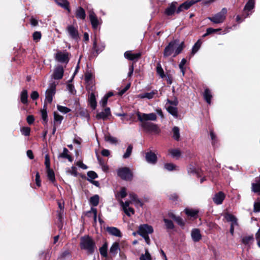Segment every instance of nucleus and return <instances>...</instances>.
<instances>
[{"mask_svg": "<svg viewBox=\"0 0 260 260\" xmlns=\"http://www.w3.org/2000/svg\"><path fill=\"white\" fill-rule=\"evenodd\" d=\"M79 246L81 249L86 252L87 255H92L97 249L94 239L89 235H84L80 238Z\"/></svg>", "mask_w": 260, "mask_h": 260, "instance_id": "1", "label": "nucleus"}, {"mask_svg": "<svg viewBox=\"0 0 260 260\" xmlns=\"http://www.w3.org/2000/svg\"><path fill=\"white\" fill-rule=\"evenodd\" d=\"M140 126L146 132L158 134L160 129L157 124L151 122H141Z\"/></svg>", "mask_w": 260, "mask_h": 260, "instance_id": "2", "label": "nucleus"}, {"mask_svg": "<svg viewBox=\"0 0 260 260\" xmlns=\"http://www.w3.org/2000/svg\"><path fill=\"white\" fill-rule=\"evenodd\" d=\"M117 175L122 180L131 181L133 174L130 169L126 167L120 168L117 170Z\"/></svg>", "mask_w": 260, "mask_h": 260, "instance_id": "3", "label": "nucleus"}, {"mask_svg": "<svg viewBox=\"0 0 260 260\" xmlns=\"http://www.w3.org/2000/svg\"><path fill=\"white\" fill-rule=\"evenodd\" d=\"M227 9L225 8H222L221 11L216 14L212 17H209L208 18L211 22L215 24L222 23L226 18Z\"/></svg>", "mask_w": 260, "mask_h": 260, "instance_id": "4", "label": "nucleus"}, {"mask_svg": "<svg viewBox=\"0 0 260 260\" xmlns=\"http://www.w3.org/2000/svg\"><path fill=\"white\" fill-rule=\"evenodd\" d=\"M178 43L179 40L177 39L173 40L169 42L168 45L164 49L163 52L164 57L166 58L174 53L175 49Z\"/></svg>", "mask_w": 260, "mask_h": 260, "instance_id": "5", "label": "nucleus"}, {"mask_svg": "<svg viewBox=\"0 0 260 260\" xmlns=\"http://www.w3.org/2000/svg\"><path fill=\"white\" fill-rule=\"evenodd\" d=\"M138 119L140 122H148V121H155L157 119L156 115L154 113L149 114L142 113L139 111L136 113Z\"/></svg>", "mask_w": 260, "mask_h": 260, "instance_id": "6", "label": "nucleus"}, {"mask_svg": "<svg viewBox=\"0 0 260 260\" xmlns=\"http://www.w3.org/2000/svg\"><path fill=\"white\" fill-rule=\"evenodd\" d=\"M56 84L55 82L50 83L49 88L46 91V100L49 104H51L53 101V97L56 93Z\"/></svg>", "mask_w": 260, "mask_h": 260, "instance_id": "7", "label": "nucleus"}, {"mask_svg": "<svg viewBox=\"0 0 260 260\" xmlns=\"http://www.w3.org/2000/svg\"><path fill=\"white\" fill-rule=\"evenodd\" d=\"M71 53L67 52L58 51L55 54V59L61 63H65L67 64L70 61V56Z\"/></svg>", "mask_w": 260, "mask_h": 260, "instance_id": "8", "label": "nucleus"}, {"mask_svg": "<svg viewBox=\"0 0 260 260\" xmlns=\"http://www.w3.org/2000/svg\"><path fill=\"white\" fill-rule=\"evenodd\" d=\"M153 232V229L151 225L148 224H141L139 227L137 233L142 236L144 235H148Z\"/></svg>", "mask_w": 260, "mask_h": 260, "instance_id": "9", "label": "nucleus"}, {"mask_svg": "<svg viewBox=\"0 0 260 260\" xmlns=\"http://www.w3.org/2000/svg\"><path fill=\"white\" fill-rule=\"evenodd\" d=\"M198 2V1L188 0L181 4L177 9L176 13L179 14L184 10L189 9L191 6Z\"/></svg>", "mask_w": 260, "mask_h": 260, "instance_id": "10", "label": "nucleus"}, {"mask_svg": "<svg viewBox=\"0 0 260 260\" xmlns=\"http://www.w3.org/2000/svg\"><path fill=\"white\" fill-rule=\"evenodd\" d=\"M105 47L104 43H101L98 45L96 38H94L93 43L92 55L94 56H97L99 53L102 52Z\"/></svg>", "mask_w": 260, "mask_h": 260, "instance_id": "11", "label": "nucleus"}, {"mask_svg": "<svg viewBox=\"0 0 260 260\" xmlns=\"http://www.w3.org/2000/svg\"><path fill=\"white\" fill-rule=\"evenodd\" d=\"M177 2H173L170 4L168 7L165 9L164 14L167 16H172L176 13Z\"/></svg>", "mask_w": 260, "mask_h": 260, "instance_id": "12", "label": "nucleus"}, {"mask_svg": "<svg viewBox=\"0 0 260 260\" xmlns=\"http://www.w3.org/2000/svg\"><path fill=\"white\" fill-rule=\"evenodd\" d=\"M89 18L92 27L93 29H96L99 25V21L95 14L93 11H90L89 14Z\"/></svg>", "mask_w": 260, "mask_h": 260, "instance_id": "13", "label": "nucleus"}, {"mask_svg": "<svg viewBox=\"0 0 260 260\" xmlns=\"http://www.w3.org/2000/svg\"><path fill=\"white\" fill-rule=\"evenodd\" d=\"M67 30L70 35V36L74 40H78L79 39V32L77 28H76L73 25H68Z\"/></svg>", "mask_w": 260, "mask_h": 260, "instance_id": "14", "label": "nucleus"}, {"mask_svg": "<svg viewBox=\"0 0 260 260\" xmlns=\"http://www.w3.org/2000/svg\"><path fill=\"white\" fill-rule=\"evenodd\" d=\"M141 56L142 53L141 52L133 53L131 51H127L124 53V57L129 60H138Z\"/></svg>", "mask_w": 260, "mask_h": 260, "instance_id": "15", "label": "nucleus"}, {"mask_svg": "<svg viewBox=\"0 0 260 260\" xmlns=\"http://www.w3.org/2000/svg\"><path fill=\"white\" fill-rule=\"evenodd\" d=\"M64 73V70L62 66H57L54 70L52 75L53 78L55 80H59L62 79Z\"/></svg>", "mask_w": 260, "mask_h": 260, "instance_id": "16", "label": "nucleus"}, {"mask_svg": "<svg viewBox=\"0 0 260 260\" xmlns=\"http://www.w3.org/2000/svg\"><path fill=\"white\" fill-rule=\"evenodd\" d=\"M225 198V194L223 191L216 193L213 198L214 203L216 205H220Z\"/></svg>", "mask_w": 260, "mask_h": 260, "instance_id": "17", "label": "nucleus"}, {"mask_svg": "<svg viewBox=\"0 0 260 260\" xmlns=\"http://www.w3.org/2000/svg\"><path fill=\"white\" fill-rule=\"evenodd\" d=\"M145 158L146 161L151 164L154 165L157 161L156 155L151 151L146 153Z\"/></svg>", "mask_w": 260, "mask_h": 260, "instance_id": "18", "label": "nucleus"}, {"mask_svg": "<svg viewBox=\"0 0 260 260\" xmlns=\"http://www.w3.org/2000/svg\"><path fill=\"white\" fill-rule=\"evenodd\" d=\"M184 212L188 217L192 218L193 219L198 218L199 212L198 210L186 208L184 209Z\"/></svg>", "mask_w": 260, "mask_h": 260, "instance_id": "19", "label": "nucleus"}, {"mask_svg": "<svg viewBox=\"0 0 260 260\" xmlns=\"http://www.w3.org/2000/svg\"><path fill=\"white\" fill-rule=\"evenodd\" d=\"M111 115L110 109L109 107L105 108L104 111L100 113H98L96 115L97 119L106 120L108 116Z\"/></svg>", "mask_w": 260, "mask_h": 260, "instance_id": "20", "label": "nucleus"}, {"mask_svg": "<svg viewBox=\"0 0 260 260\" xmlns=\"http://www.w3.org/2000/svg\"><path fill=\"white\" fill-rule=\"evenodd\" d=\"M106 230V231L111 235L117 237H121L122 236V234L120 231L116 227L108 226Z\"/></svg>", "mask_w": 260, "mask_h": 260, "instance_id": "21", "label": "nucleus"}, {"mask_svg": "<svg viewBox=\"0 0 260 260\" xmlns=\"http://www.w3.org/2000/svg\"><path fill=\"white\" fill-rule=\"evenodd\" d=\"M88 104L92 110H95L97 106V102L95 94L91 92L88 99Z\"/></svg>", "mask_w": 260, "mask_h": 260, "instance_id": "22", "label": "nucleus"}, {"mask_svg": "<svg viewBox=\"0 0 260 260\" xmlns=\"http://www.w3.org/2000/svg\"><path fill=\"white\" fill-rule=\"evenodd\" d=\"M191 235L193 241L195 242H199L202 239L200 231L198 229H193L191 231Z\"/></svg>", "mask_w": 260, "mask_h": 260, "instance_id": "23", "label": "nucleus"}, {"mask_svg": "<svg viewBox=\"0 0 260 260\" xmlns=\"http://www.w3.org/2000/svg\"><path fill=\"white\" fill-rule=\"evenodd\" d=\"M75 16L77 19L84 20L86 18V13L84 9L81 7H79L76 11Z\"/></svg>", "mask_w": 260, "mask_h": 260, "instance_id": "24", "label": "nucleus"}, {"mask_svg": "<svg viewBox=\"0 0 260 260\" xmlns=\"http://www.w3.org/2000/svg\"><path fill=\"white\" fill-rule=\"evenodd\" d=\"M55 2L58 6L67 10L69 13L71 12L70 3L67 0H55Z\"/></svg>", "mask_w": 260, "mask_h": 260, "instance_id": "25", "label": "nucleus"}, {"mask_svg": "<svg viewBox=\"0 0 260 260\" xmlns=\"http://www.w3.org/2000/svg\"><path fill=\"white\" fill-rule=\"evenodd\" d=\"M69 152L68 149L64 147L63 148V152L59 154L58 157L68 159L70 162H72L73 161V157L68 154Z\"/></svg>", "mask_w": 260, "mask_h": 260, "instance_id": "26", "label": "nucleus"}, {"mask_svg": "<svg viewBox=\"0 0 260 260\" xmlns=\"http://www.w3.org/2000/svg\"><path fill=\"white\" fill-rule=\"evenodd\" d=\"M47 109V104L46 103V102H45L44 106H43V109H42L41 110L42 118L43 120L44 124H47L48 120Z\"/></svg>", "mask_w": 260, "mask_h": 260, "instance_id": "27", "label": "nucleus"}, {"mask_svg": "<svg viewBox=\"0 0 260 260\" xmlns=\"http://www.w3.org/2000/svg\"><path fill=\"white\" fill-rule=\"evenodd\" d=\"M28 92L26 89H23L20 93V102L24 105L28 104Z\"/></svg>", "mask_w": 260, "mask_h": 260, "instance_id": "28", "label": "nucleus"}, {"mask_svg": "<svg viewBox=\"0 0 260 260\" xmlns=\"http://www.w3.org/2000/svg\"><path fill=\"white\" fill-rule=\"evenodd\" d=\"M203 96L206 102L208 104H210L211 99L212 98V95L211 94L210 90L209 88H207L205 89L203 93Z\"/></svg>", "mask_w": 260, "mask_h": 260, "instance_id": "29", "label": "nucleus"}, {"mask_svg": "<svg viewBox=\"0 0 260 260\" xmlns=\"http://www.w3.org/2000/svg\"><path fill=\"white\" fill-rule=\"evenodd\" d=\"M157 93L156 90H153L150 92H145L139 94V97L141 99L147 98L148 99H151L153 98L154 96Z\"/></svg>", "mask_w": 260, "mask_h": 260, "instance_id": "30", "label": "nucleus"}, {"mask_svg": "<svg viewBox=\"0 0 260 260\" xmlns=\"http://www.w3.org/2000/svg\"><path fill=\"white\" fill-rule=\"evenodd\" d=\"M99 251L102 256L104 257L108 256V243L107 242H105L102 246L99 248Z\"/></svg>", "mask_w": 260, "mask_h": 260, "instance_id": "31", "label": "nucleus"}, {"mask_svg": "<svg viewBox=\"0 0 260 260\" xmlns=\"http://www.w3.org/2000/svg\"><path fill=\"white\" fill-rule=\"evenodd\" d=\"M255 7L254 0H248L244 6V11H250Z\"/></svg>", "mask_w": 260, "mask_h": 260, "instance_id": "32", "label": "nucleus"}, {"mask_svg": "<svg viewBox=\"0 0 260 260\" xmlns=\"http://www.w3.org/2000/svg\"><path fill=\"white\" fill-rule=\"evenodd\" d=\"M167 111L175 118L178 117V109L176 107L169 106L167 108Z\"/></svg>", "mask_w": 260, "mask_h": 260, "instance_id": "33", "label": "nucleus"}, {"mask_svg": "<svg viewBox=\"0 0 260 260\" xmlns=\"http://www.w3.org/2000/svg\"><path fill=\"white\" fill-rule=\"evenodd\" d=\"M54 124L57 125L61 124L62 120L63 119V117L58 114L57 112H54Z\"/></svg>", "mask_w": 260, "mask_h": 260, "instance_id": "34", "label": "nucleus"}, {"mask_svg": "<svg viewBox=\"0 0 260 260\" xmlns=\"http://www.w3.org/2000/svg\"><path fill=\"white\" fill-rule=\"evenodd\" d=\"M172 132L173 139L177 141H179L180 138L179 128L176 126L173 127Z\"/></svg>", "mask_w": 260, "mask_h": 260, "instance_id": "35", "label": "nucleus"}, {"mask_svg": "<svg viewBox=\"0 0 260 260\" xmlns=\"http://www.w3.org/2000/svg\"><path fill=\"white\" fill-rule=\"evenodd\" d=\"M185 46L184 44V42L182 41L180 44H179L178 46L176 48V49L175 50L173 57H175L180 53H181L183 50V49L185 48Z\"/></svg>", "mask_w": 260, "mask_h": 260, "instance_id": "36", "label": "nucleus"}, {"mask_svg": "<svg viewBox=\"0 0 260 260\" xmlns=\"http://www.w3.org/2000/svg\"><path fill=\"white\" fill-rule=\"evenodd\" d=\"M170 154H171L172 156L176 159L179 158L181 155V151L178 149H172L169 150Z\"/></svg>", "mask_w": 260, "mask_h": 260, "instance_id": "37", "label": "nucleus"}, {"mask_svg": "<svg viewBox=\"0 0 260 260\" xmlns=\"http://www.w3.org/2000/svg\"><path fill=\"white\" fill-rule=\"evenodd\" d=\"M99 196L98 194H95L91 197L89 199L90 205L92 206H97L99 203Z\"/></svg>", "mask_w": 260, "mask_h": 260, "instance_id": "38", "label": "nucleus"}, {"mask_svg": "<svg viewBox=\"0 0 260 260\" xmlns=\"http://www.w3.org/2000/svg\"><path fill=\"white\" fill-rule=\"evenodd\" d=\"M156 71L157 74L160 78H164L166 77L163 69L161 67L160 63L159 62L157 63Z\"/></svg>", "mask_w": 260, "mask_h": 260, "instance_id": "39", "label": "nucleus"}, {"mask_svg": "<svg viewBox=\"0 0 260 260\" xmlns=\"http://www.w3.org/2000/svg\"><path fill=\"white\" fill-rule=\"evenodd\" d=\"M202 42L201 40L199 39L197 41V42L194 44L192 47L191 54L193 55L200 48Z\"/></svg>", "mask_w": 260, "mask_h": 260, "instance_id": "40", "label": "nucleus"}, {"mask_svg": "<svg viewBox=\"0 0 260 260\" xmlns=\"http://www.w3.org/2000/svg\"><path fill=\"white\" fill-rule=\"evenodd\" d=\"M47 170V175L48 179L51 181L52 182H54L55 181V177L54 171L50 169H46Z\"/></svg>", "mask_w": 260, "mask_h": 260, "instance_id": "41", "label": "nucleus"}, {"mask_svg": "<svg viewBox=\"0 0 260 260\" xmlns=\"http://www.w3.org/2000/svg\"><path fill=\"white\" fill-rule=\"evenodd\" d=\"M126 188L125 187H122L120 190L116 194V198H120L123 199L127 196Z\"/></svg>", "mask_w": 260, "mask_h": 260, "instance_id": "42", "label": "nucleus"}, {"mask_svg": "<svg viewBox=\"0 0 260 260\" xmlns=\"http://www.w3.org/2000/svg\"><path fill=\"white\" fill-rule=\"evenodd\" d=\"M120 249L119 245L118 242H114L110 248V252L115 255L117 253L118 250Z\"/></svg>", "mask_w": 260, "mask_h": 260, "instance_id": "43", "label": "nucleus"}, {"mask_svg": "<svg viewBox=\"0 0 260 260\" xmlns=\"http://www.w3.org/2000/svg\"><path fill=\"white\" fill-rule=\"evenodd\" d=\"M254 237L253 235L244 236L242 239V243L247 245H248L250 241H253Z\"/></svg>", "mask_w": 260, "mask_h": 260, "instance_id": "44", "label": "nucleus"}, {"mask_svg": "<svg viewBox=\"0 0 260 260\" xmlns=\"http://www.w3.org/2000/svg\"><path fill=\"white\" fill-rule=\"evenodd\" d=\"M129 198L132 200L139 204L141 207H143L144 204L138 198L136 194L134 193H129Z\"/></svg>", "mask_w": 260, "mask_h": 260, "instance_id": "45", "label": "nucleus"}, {"mask_svg": "<svg viewBox=\"0 0 260 260\" xmlns=\"http://www.w3.org/2000/svg\"><path fill=\"white\" fill-rule=\"evenodd\" d=\"M120 204H122V207H123V210H124L125 213L128 216H130L131 214H130V213H128V210H127V208L129 207L130 202L129 201H125V203H123V202L122 201H120Z\"/></svg>", "mask_w": 260, "mask_h": 260, "instance_id": "46", "label": "nucleus"}, {"mask_svg": "<svg viewBox=\"0 0 260 260\" xmlns=\"http://www.w3.org/2000/svg\"><path fill=\"white\" fill-rule=\"evenodd\" d=\"M152 257L149 253L148 249H145V253L142 254L140 257V260H151Z\"/></svg>", "mask_w": 260, "mask_h": 260, "instance_id": "47", "label": "nucleus"}, {"mask_svg": "<svg viewBox=\"0 0 260 260\" xmlns=\"http://www.w3.org/2000/svg\"><path fill=\"white\" fill-rule=\"evenodd\" d=\"M164 221L165 223L167 229L172 230L174 228V224L171 220L165 218L164 219Z\"/></svg>", "mask_w": 260, "mask_h": 260, "instance_id": "48", "label": "nucleus"}, {"mask_svg": "<svg viewBox=\"0 0 260 260\" xmlns=\"http://www.w3.org/2000/svg\"><path fill=\"white\" fill-rule=\"evenodd\" d=\"M133 148V147L132 144H130L128 146V147L126 150V152L123 155V157L124 158H127L131 156Z\"/></svg>", "mask_w": 260, "mask_h": 260, "instance_id": "49", "label": "nucleus"}, {"mask_svg": "<svg viewBox=\"0 0 260 260\" xmlns=\"http://www.w3.org/2000/svg\"><path fill=\"white\" fill-rule=\"evenodd\" d=\"M165 169L169 171L176 170L177 167L173 163H166L164 165Z\"/></svg>", "mask_w": 260, "mask_h": 260, "instance_id": "50", "label": "nucleus"}, {"mask_svg": "<svg viewBox=\"0 0 260 260\" xmlns=\"http://www.w3.org/2000/svg\"><path fill=\"white\" fill-rule=\"evenodd\" d=\"M188 174H196L197 173L196 168L192 164H190L187 168Z\"/></svg>", "mask_w": 260, "mask_h": 260, "instance_id": "51", "label": "nucleus"}, {"mask_svg": "<svg viewBox=\"0 0 260 260\" xmlns=\"http://www.w3.org/2000/svg\"><path fill=\"white\" fill-rule=\"evenodd\" d=\"M57 109L59 112L63 113L64 114L68 113L71 111V109H70V108H69L67 107H64V106H60V105H58L57 106Z\"/></svg>", "mask_w": 260, "mask_h": 260, "instance_id": "52", "label": "nucleus"}, {"mask_svg": "<svg viewBox=\"0 0 260 260\" xmlns=\"http://www.w3.org/2000/svg\"><path fill=\"white\" fill-rule=\"evenodd\" d=\"M105 140L106 141H108L112 144H114L117 142L116 138L112 137L110 134L105 136Z\"/></svg>", "mask_w": 260, "mask_h": 260, "instance_id": "53", "label": "nucleus"}, {"mask_svg": "<svg viewBox=\"0 0 260 260\" xmlns=\"http://www.w3.org/2000/svg\"><path fill=\"white\" fill-rule=\"evenodd\" d=\"M252 190L254 192L260 194V181L255 183L252 184Z\"/></svg>", "mask_w": 260, "mask_h": 260, "instance_id": "54", "label": "nucleus"}, {"mask_svg": "<svg viewBox=\"0 0 260 260\" xmlns=\"http://www.w3.org/2000/svg\"><path fill=\"white\" fill-rule=\"evenodd\" d=\"M22 134L25 136H29L30 133V128L27 126H24L21 128Z\"/></svg>", "mask_w": 260, "mask_h": 260, "instance_id": "55", "label": "nucleus"}, {"mask_svg": "<svg viewBox=\"0 0 260 260\" xmlns=\"http://www.w3.org/2000/svg\"><path fill=\"white\" fill-rule=\"evenodd\" d=\"M88 178L90 179L91 180L95 179L98 177V175L94 171H88L87 173Z\"/></svg>", "mask_w": 260, "mask_h": 260, "instance_id": "56", "label": "nucleus"}, {"mask_svg": "<svg viewBox=\"0 0 260 260\" xmlns=\"http://www.w3.org/2000/svg\"><path fill=\"white\" fill-rule=\"evenodd\" d=\"M67 172L75 177H77L78 175L77 169L75 166H72L71 167V169H68Z\"/></svg>", "mask_w": 260, "mask_h": 260, "instance_id": "57", "label": "nucleus"}, {"mask_svg": "<svg viewBox=\"0 0 260 260\" xmlns=\"http://www.w3.org/2000/svg\"><path fill=\"white\" fill-rule=\"evenodd\" d=\"M42 35L40 31H35L33 33V40L36 42H38L41 38Z\"/></svg>", "mask_w": 260, "mask_h": 260, "instance_id": "58", "label": "nucleus"}, {"mask_svg": "<svg viewBox=\"0 0 260 260\" xmlns=\"http://www.w3.org/2000/svg\"><path fill=\"white\" fill-rule=\"evenodd\" d=\"M45 165L46 169H50V160L48 154H46L45 156Z\"/></svg>", "mask_w": 260, "mask_h": 260, "instance_id": "59", "label": "nucleus"}, {"mask_svg": "<svg viewBox=\"0 0 260 260\" xmlns=\"http://www.w3.org/2000/svg\"><path fill=\"white\" fill-rule=\"evenodd\" d=\"M236 217L235 216L229 213H226L225 214V218L228 221L232 222Z\"/></svg>", "mask_w": 260, "mask_h": 260, "instance_id": "60", "label": "nucleus"}, {"mask_svg": "<svg viewBox=\"0 0 260 260\" xmlns=\"http://www.w3.org/2000/svg\"><path fill=\"white\" fill-rule=\"evenodd\" d=\"M67 89L73 94H75L76 92V90L75 89L74 86L72 84H68Z\"/></svg>", "mask_w": 260, "mask_h": 260, "instance_id": "61", "label": "nucleus"}, {"mask_svg": "<svg viewBox=\"0 0 260 260\" xmlns=\"http://www.w3.org/2000/svg\"><path fill=\"white\" fill-rule=\"evenodd\" d=\"M35 180L37 186L40 187L41 185V180L40 179V175L39 172H37L36 173Z\"/></svg>", "mask_w": 260, "mask_h": 260, "instance_id": "62", "label": "nucleus"}, {"mask_svg": "<svg viewBox=\"0 0 260 260\" xmlns=\"http://www.w3.org/2000/svg\"><path fill=\"white\" fill-rule=\"evenodd\" d=\"M26 121L28 124L31 125L35 121V117L32 115H29L26 117Z\"/></svg>", "mask_w": 260, "mask_h": 260, "instance_id": "63", "label": "nucleus"}, {"mask_svg": "<svg viewBox=\"0 0 260 260\" xmlns=\"http://www.w3.org/2000/svg\"><path fill=\"white\" fill-rule=\"evenodd\" d=\"M253 212L256 213L260 212V202H254Z\"/></svg>", "mask_w": 260, "mask_h": 260, "instance_id": "64", "label": "nucleus"}]
</instances>
